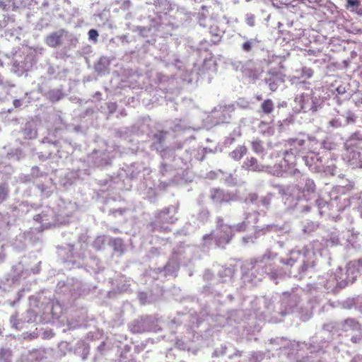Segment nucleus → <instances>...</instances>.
Instances as JSON below:
<instances>
[{
  "label": "nucleus",
  "instance_id": "nucleus-1",
  "mask_svg": "<svg viewBox=\"0 0 362 362\" xmlns=\"http://www.w3.org/2000/svg\"><path fill=\"white\" fill-rule=\"evenodd\" d=\"M218 226L221 228V231L216 238V242L218 246H223L229 243L233 238V229L230 226L224 225L222 218L218 219Z\"/></svg>",
  "mask_w": 362,
  "mask_h": 362
},
{
  "label": "nucleus",
  "instance_id": "nucleus-2",
  "mask_svg": "<svg viewBox=\"0 0 362 362\" xmlns=\"http://www.w3.org/2000/svg\"><path fill=\"white\" fill-rule=\"evenodd\" d=\"M170 213V208L164 209L162 211H160L157 216V222L159 225V231L163 232V233H168L171 231V229L168 227H164L163 224L167 223L170 224H173L177 218H175L174 216H169Z\"/></svg>",
  "mask_w": 362,
  "mask_h": 362
},
{
  "label": "nucleus",
  "instance_id": "nucleus-3",
  "mask_svg": "<svg viewBox=\"0 0 362 362\" xmlns=\"http://www.w3.org/2000/svg\"><path fill=\"white\" fill-rule=\"evenodd\" d=\"M362 270V259L351 261L346 266V280L354 282Z\"/></svg>",
  "mask_w": 362,
  "mask_h": 362
},
{
  "label": "nucleus",
  "instance_id": "nucleus-4",
  "mask_svg": "<svg viewBox=\"0 0 362 362\" xmlns=\"http://www.w3.org/2000/svg\"><path fill=\"white\" fill-rule=\"evenodd\" d=\"M65 33V30L62 29L57 32L50 33L46 37L45 40L46 45L53 48L62 45L63 42V37Z\"/></svg>",
  "mask_w": 362,
  "mask_h": 362
},
{
  "label": "nucleus",
  "instance_id": "nucleus-5",
  "mask_svg": "<svg viewBox=\"0 0 362 362\" xmlns=\"http://www.w3.org/2000/svg\"><path fill=\"white\" fill-rule=\"evenodd\" d=\"M243 167L248 170L260 172L264 169V166L259 164L257 158L254 157L247 158L244 161Z\"/></svg>",
  "mask_w": 362,
  "mask_h": 362
},
{
  "label": "nucleus",
  "instance_id": "nucleus-6",
  "mask_svg": "<svg viewBox=\"0 0 362 362\" xmlns=\"http://www.w3.org/2000/svg\"><path fill=\"white\" fill-rule=\"evenodd\" d=\"M288 144L293 147L290 148V151L292 154L297 153L301 151V148L304 146L305 141L300 139H290L288 140Z\"/></svg>",
  "mask_w": 362,
  "mask_h": 362
},
{
  "label": "nucleus",
  "instance_id": "nucleus-7",
  "mask_svg": "<svg viewBox=\"0 0 362 362\" xmlns=\"http://www.w3.org/2000/svg\"><path fill=\"white\" fill-rule=\"evenodd\" d=\"M247 152V149L245 146H239L233 150L230 156L235 160H240Z\"/></svg>",
  "mask_w": 362,
  "mask_h": 362
},
{
  "label": "nucleus",
  "instance_id": "nucleus-8",
  "mask_svg": "<svg viewBox=\"0 0 362 362\" xmlns=\"http://www.w3.org/2000/svg\"><path fill=\"white\" fill-rule=\"evenodd\" d=\"M211 199L213 202L217 203H222L226 201L224 192L220 189H211Z\"/></svg>",
  "mask_w": 362,
  "mask_h": 362
},
{
  "label": "nucleus",
  "instance_id": "nucleus-9",
  "mask_svg": "<svg viewBox=\"0 0 362 362\" xmlns=\"http://www.w3.org/2000/svg\"><path fill=\"white\" fill-rule=\"evenodd\" d=\"M274 109V104L271 99H267L261 104V110L266 115L271 114Z\"/></svg>",
  "mask_w": 362,
  "mask_h": 362
},
{
  "label": "nucleus",
  "instance_id": "nucleus-10",
  "mask_svg": "<svg viewBox=\"0 0 362 362\" xmlns=\"http://www.w3.org/2000/svg\"><path fill=\"white\" fill-rule=\"evenodd\" d=\"M12 351L8 349H0V362H11Z\"/></svg>",
  "mask_w": 362,
  "mask_h": 362
},
{
  "label": "nucleus",
  "instance_id": "nucleus-11",
  "mask_svg": "<svg viewBox=\"0 0 362 362\" xmlns=\"http://www.w3.org/2000/svg\"><path fill=\"white\" fill-rule=\"evenodd\" d=\"M361 5L360 0H346V3L344 5L346 9L349 10L351 11H354L356 10Z\"/></svg>",
  "mask_w": 362,
  "mask_h": 362
},
{
  "label": "nucleus",
  "instance_id": "nucleus-12",
  "mask_svg": "<svg viewBox=\"0 0 362 362\" xmlns=\"http://www.w3.org/2000/svg\"><path fill=\"white\" fill-rule=\"evenodd\" d=\"M252 150L257 153H261L264 150L262 141L259 139L252 141Z\"/></svg>",
  "mask_w": 362,
  "mask_h": 362
},
{
  "label": "nucleus",
  "instance_id": "nucleus-13",
  "mask_svg": "<svg viewBox=\"0 0 362 362\" xmlns=\"http://www.w3.org/2000/svg\"><path fill=\"white\" fill-rule=\"evenodd\" d=\"M7 197L8 189L4 185H0V204L6 200Z\"/></svg>",
  "mask_w": 362,
  "mask_h": 362
},
{
  "label": "nucleus",
  "instance_id": "nucleus-14",
  "mask_svg": "<svg viewBox=\"0 0 362 362\" xmlns=\"http://www.w3.org/2000/svg\"><path fill=\"white\" fill-rule=\"evenodd\" d=\"M245 22L250 27L255 26V16L253 14H251V13L247 14L246 18H245Z\"/></svg>",
  "mask_w": 362,
  "mask_h": 362
},
{
  "label": "nucleus",
  "instance_id": "nucleus-15",
  "mask_svg": "<svg viewBox=\"0 0 362 362\" xmlns=\"http://www.w3.org/2000/svg\"><path fill=\"white\" fill-rule=\"evenodd\" d=\"M88 37L90 40H93L95 42L98 40V33L95 29H91L88 31Z\"/></svg>",
  "mask_w": 362,
  "mask_h": 362
},
{
  "label": "nucleus",
  "instance_id": "nucleus-16",
  "mask_svg": "<svg viewBox=\"0 0 362 362\" xmlns=\"http://www.w3.org/2000/svg\"><path fill=\"white\" fill-rule=\"evenodd\" d=\"M247 228V223L245 221H243L240 223L237 224L236 226H234V228L236 231H245Z\"/></svg>",
  "mask_w": 362,
  "mask_h": 362
},
{
  "label": "nucleus",
  "instance_id": "nucleus-17",
  "mask_svg": "<svg viewBox=\"0 0 362 362\" xmlns=\"http://www.w3.org/2000/svg\"><path fill=\"white\" fill-rule=\"evenodd\" d=\"M267 83H268V85H269V89L272 91H276V89L278 88V83L275 81L272 80L271 78H269L267 81Z\"/></svg>",
  "mask_w": 362,
  "mask_h": 362
},
{
  "label": "nucleus",
  "instance_id": "nucleus-18",
  "mask_svg": "<svg viewBox=\"0 0 362 362\" xmlns=\"http://www.w3.org/2000/svg\"><path fill=\"white\" fill-rule=\"evenodd\" d=\"M166 134V132H160L158 134H154V138L157 139V141L159 143H162L165 139V136Z\"/></svg>",
  "mask_w": 362,
  "mask_h": 362
},
{
  "label": "nucleus",
  "instance_id": "nucleus-19",
  "mask_svg": "<svg viewBox=\"0 0 362 362\" xmlns=\"http://www.w3.org/2000/svg\"><path fill=\"white\" fill-rule=\"evenodd\" d=\"M303 74L307 78H310L313 74V71L311 69L304 68L303 69Z\"/></svg>",
  "mask_w": 362,
  "mask_h": 362
},
{
  "label": "nucleus",
  "instance_id": "nucleus-20",
  "mask_svg": "<svg viewBox=\"0 0 362 362\" xmlns=\"http://www.w3.org/2000/svg\"><path fill=\"white\" fill-rule=\"evenodd\" d=\"M243 49L245 52H250L252 49V44L250 42L247 41L243 44Z\"/></svg>",
  "mask_w": 362,
  "mask_h": 362
},
{
  "label": "nucleus",
  "instance_id": "nucleus-21",
  "mask_svg": "<svg viewBox=\"0 0 362 362\" xmlns=\"http://www.w3.org/2000/svg\"><path fill=\"white\" fill-rule=\"evenodd\" d=\"M13 105L16 107H18L21 105V100H18V99H16L14 100L13 101Z\"/></svg>",
  "mask_w": 362,
  "mask_h": 362
},
{
  "label": "nucleus",
  "instance_id": "nucleus-22",
  "mask_svg": "<svg viewBox=\"0 0 362 362\" xmlns=\"http://www.w3.org/2000/svg\"><path fill=\"white\" fill-rule=\"evenodd\" d=\"M0 7L3 10H6V4L3 1H0Z\"/></svg>",
  "mask_w": 362,
  "mask_h": 362
},
{
  "label": "nucleus",
  "instance_id": "nucleus-23",
  "mask_svg": "<svg viewBox=\"0 0 362 362\" xmlns=\"http://www.w3.org/2000/svg\"><path fill=\"white\" fill-rule=\"evenodd\" d=\"M210 236H211V235H206L204 236V239H208L210 238Z\"/></svg>",
  "mask_w": 362,
  "mask_h": 362
},
{
  "label": "nucleus",
  "instance_id": "nucleus-24",
  "mask_svg": "<svg viewBox=\"0 0 362 362\" xmlns=\"http://www.w3.org/2000/svg\"><path fill=\"white\" fill-rule=\"evenodd\" d=\"M257 99L258 100H262V97H261V96H257Z\"/></svg>",
  "mask_w": 362,
  "mask_h": 362
}]
</instances>
